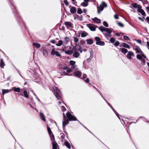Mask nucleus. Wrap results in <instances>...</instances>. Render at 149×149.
<instances>
[{"label":"nucleus","instance_id":"nucleus-1","mask_svg":"<svg viewBox=\"0 0 149 149\" xmlns=\"http://www.w3.org/2000/svg\"><path fill=\"white\" fill-rule=\"evenodd\" d=\"M53 90L55 93V95L56 98L58 99V96L61 97V95L60 91L58 90L56 87H54L53 88Z\"/></svg>","mask_w":149,"mask_h":149},{"label":"nucleus","instance_id":"nucleus-2","mask_svg":"<svg viewBox=\"0 0 149 149\" xmlns=\"http://www.w3.org/2000/svg\"><path fill=\"white\" fill-rule=\"evenodd\" d=\"M66 114L67 118L70 121L77 120L76 117L72 115L69 112H68Z\"/></svg>","mask_w":149,"mask_h":149},{"label":"nucleus","instance_id":"nucleus-3","mask_svg":"<svg viewBox=\"0 0 149 149\" xmlns=\"http://www.w3.org/2000/svg\"><path fill=\"white\" fill-rule=\"evenodd\" d=\"M66 114L67 118L70 121L77 120L76 117L72 115L69 112H68Z\"/></svg>","mask_w":149,"mask_h":149},{"label":"nucleus","instance_id":"nucleus-4","mask_svg":"<svg viewBox=\"0 0 149 149\" xmlns=\"http://www.w3.org/2000/svg\"><path fill=\"white\" fill-rule=\"evenodd\" d=\"M76 62L75 61L70 60V64L71 66V68L74 70H78V68L77 67V65H75Z\"/></svg>","mask_w":149,"mask_h":149},{"label":"nucleus","instance_id":"nucleus-5","mask_svg":"<svg viewBox=\"0 0 149 149\" xmlns=\"http://www.w3.org/2000/svg\"><path fill=\"white\" fill-rule=\"evenodd\" d=\"M107 6L106 4L104 2H103L100 6V9L99 10H97V12L98 14L100 13V11H102L104 9V8L106 7Z\"/></svg>","mask_w":149,"mask_h":149},{"label":"nucleus","instance_id":"nucleus-6","mask_svg":"<svg viewBox=\"0 0 149 149\" xmlns=\"http://www.w3.org/2000/svg\"><path fill=\"white\" fill-rule=\"evenodd\" d=\"M86 26L91 31H95L97 27V26L92 24H88Z\"/></svg>","mask_w":149,"mask_h":149},{"label":"nucleus","instance_id":"nucleus-7","mask_svg":"<svg viewBox=\"0 0 149 149\" xmlns=\"http://www.w3.org/2000/svg\"><path fill=\"white\" fill-rule=\"evenodd\" d=\"M73 49L75 51H79L81 53L82 51V49L81 48V46L79 45H77L73 47Z\"/></svg>","mask_w":149,"mask_h":149},{"label":"nucleus","instance_id":"nucleus-8","mask_svg":"<svg viewBox=\"0 0 149 149\" xmlns=\"http://www.w3.org/2000/svg\"><path fill=\"white\" fill-rule=\"evenodd\" d=\"M134 49L136 51L137 53H140L141 54L143 57L144 58H146V56L142 54L143 52L141 51L140 48L137 46H136L134 48Z\"/></svg>","mask_w":149,"mask_h":149},{"label":"nucleus","instance_id":"nucleus-9","mask_svg":"<svg viewBox=\"0 0 149 149\" xmlns=\"http://www.w3.org/2000/svg\"><path fill=\"white\" fill-rule=\"evenodd\" d=\"M63 125L64 127L65 125L68 124L69 123V121L67 119L64 113H63Z\"/></svg>","mask_w":149,"mask_h":149},{"label":"nucleus","instance_id":"nucleus-10","mask_svg":"<svg viewBox=\"0 0 149 149\" xmlns=\"http://www.w3.org/2000/svg\"><path fill=\"white\" fill-rule=\"evenodd\" d=\"M69 8L70 11L72 14H74L76 12L77 9L75 7L70 6H69Z\"/></svg>","mask_w":149,"mask_h":149},{"label":"nucleus","instance_id":"nucleus-11","mask_svg":"<svg viewBox=\"0 0 149 149\" xmlns=\"http://www.w3.org/2000/svg\"><path fill=\"white\" fill-rule=\"evenodd\" d=\"M83 0L84 1V2H82L81 3V6H82L84 7L87 6L88 5V3L89 1V0Z\"/></svg>","mask_w":149,"mask_h":149},{"label":"nucleus","instance_id":"nucleus-12","mask_svg":"<svg viewBox=\"0 0 149 149\" xmlns=\"http://www.w3.org/2000/svg\"><path fill=\"white\" fill-rule=\"evenodd\" d=\"M51 54L52 55H56V56H61L59 52L55 51L54 49H52L51 52Z\"/></svg>","mask_w":149,"mask_h":149},{"label":"nucleus","instance_id":"nucleus-13","mask_svg":"<svg viewBox=\"0 0 149 149\" xmlns=\"http://www.w3.org/2000/svg\"><path fill=\"white\" fill-rule=\"evenodd\" d=\"M81 72L79 71H76L73 73V75L76 77L80 78L81 76Z\"/></svg>","mask_w":149,"mask_h":149},{"label":"nucleus","instance_id":"nucleus-14","mask_svg":"<svg viewBox=\"0 0 149 149\" xmlns=\"http://www.w3.org/2000/svg\"><path fill=\"white\" fill-rule=\"evenodd\" d=\"M134 54L133 52L131 51H129L128 52L127 54V57L129 59H132V56H134Z\"/></svg>","mask_w":149,"mask_h":149},{"label":"nucleus","instance_id":"nucleus-15","mask_svg":"<svg viewBox=\"0 0 149 149\" xmlns=\"http://www.w3.org/2000/svg\"><path fill=\"white\" fill-rule=\"evenodd\" d=\"M81 79H83L84 81L86 83L89 82V79L88 78H87L86 75L85 74H83V78H82Z\"/></svg>","mask_w":149,"mask_h":149},{"label":"nucleus","instance_id":"nucleus-16","mask_svg":"<svg viewBox=\"0 0 149 149\" xmlns=\"http://www.w3.org/2000/svg\"><path fill=\"white\" fill-rule=\"evenodd\" d=\"M64 24L67 27H71L72 25V24L70 22H65Z\"/></svg>","mask_w":149,"mask_h":149},{"label":"nucleus","instance_id":"nucleus-17","mask_svg":"<svg viewBox=\"0 0 149 149\" xmlns=\"http://www.w3.org/2000/svg\"><path fill=\"white\" fill-rule=\"evenodd\" d=\"M92 20L93 21L98 24L100 23L101 22V20L97 17L93 18L92 19Z\"/></svg>","mask_w":149,"mask_h":149},{"label":"nucleus","instance_id":"nucleus-18","mask_svg":"<svg viewBox=\"0 0 149 149\" xmlns=\"http://www.w3.org/2000/svg\"><path fill=\"white\" fill-rule=\"evenodd\" d=\"M52 144L53 149H56L57 148V144L55 141L52 142Z\"/></svg>","mask_w":149,"mask_h":149},{"label":"nucleus","instance_id":"nucleus-19","mask_svg":"<svg viewBox=\"0 0 149 149\" xmlns=\"http://www.w3.org/2000/svg\"><path fill=\"white\" fill-rule=\"evenodd\" d=\"M11 91V90H10L2 89V93L3 95H4L5 94L9 93Z\"/></svg>","mask_w":149,"mask_h":149},{"label":"nucleus","instance_id":"nucleus-20","mask_svg":"<svg viewBox=\"0 0 149 149\" xmlns=\"http://www.w3.org/2000/svg\"><path fill=\"white\" fill-rule=\"evenodd\" d=\"M40 115L42 120L44 122H45V116L44 114L42 113H40Z\"/></svg>","mask_w":149,"mask_h":149},{"label":"nucleus","instance_id":"nucleus-21","mask_svg":"<svg viewBox=\"0 0 149 149\" xmlns=\"http://www.w3.org/2000/svg\"><path fill=\"white\" fill-rule=\"evenodd\" d=\"M96 44L97 45H99L100 46H103L104 45V43L103 41H100L99 42H96Z\"/></svg>","mask_w":149,"mask_h":149},{"label":"nucleus","instance_id":"nucleus-22","mask_svg":"<svg viewBox=\"0 0 149 149\" xmlns=\"http://www.w3.org/2000/svg\"><path fill=\"white\" fill-rule=\"evenodd\" d=\"M109 106H110V107L113 110V111L115 112V113H116V115L118 116L119 119L120 120V118L119 116V115L118 114V113L115 111V110L113 109V108L112 107V106H111V105L110 104H109Z\"/></svg>","mask_w":149,"mask_h":149},{"label":"nucleus","instance_id":"nucleus-23","mask_svg":"<svg viewBox=\"0 0 149 149\" xmlns=\"http://www.w3.org/2000/svg\"><path fill=\"white\" fill-rule=\"evenodd\" d=\"M33 46L36 47L37 48H39L40 47V45L38 43H33Z\"/></svg>","mask_w":149,"mask_h":149},{"label":"nucleus","instance_id":"nucleus-24","mask_svg":"<svg viewBox=\"0 0 149 149\" xmlns=\"http://www.w3.org/2000/svg\"><path fill=\"white\" fill-rule=\"evenodd\" d=\"M88 33L86 32L83 31L81 33V36L82 37H84L88 35Z\"/></svg>","mask_w":149,"mask_h":149},{"label":"nucleus","instance_id":"nucleus-25","mask_svg":"<svg viewBox=\"0 0 149 149\" xmlns=\"http://www.w3.org/2000/svg\"><path fill=\"white\" fill-rule=\"evenodd\" d=\"M86 41L87 42V43L89 45L92 44L93 42V40L91 39H87Z\"/></svg>","mask_w":149,"mask_h":149},{"label":"nucleus","instance_id":"nucleus-26","mask_svg":"<svg viewBox=\"0 0 149 149\" xmlns=\"http://www.w3.org/2000/svg\"><path fill=\"white\" fill-rule=\"evenodd\" d=\"M79 53L77 52V51H74V53L73 54V56L74 57L77 58L79 56Z\"/></svg>","mask_w":149,"mask_h":149},{"label":"nucleus","instance_id":"nucleus-27","mask_svg":"<svg viewBox=\"0 0 149 149\" xmlns=\"http://www.w3.org/2000/svg\"><path fill=\"white\" fill-rule=\"evenodd\" d=\"M63 43V41L60 40L58 41V43L56 44V45L57 46H60L62 45Z\"/></svg>","mask_w":149,"mask_h":149},{"label":"nucleus","instance_id":"nucleus-28","mask_svg":"<svg viewBox=\"0 0 149 149\" xmlns=\"http://www.w3.org/2000/svg\"><path fill=\"white\" fill-rule=\"evenodd\" d=\"M122 46L123 47L126 48H130V47L128 45L125 43H123L122 44Z\"/></svg>","mask_w":149,"mask_h":149},{"label":"nucleus","instance_id":"nucleus-29","mask_svg":"<svg viewBox=\"0 0 149 149\" xmlns=\"http://www.w3.org/2000/svg\"><path fill=\"white\" fill-rule=\"evenodd\" d=\"M121 50L122 52L124 54H125L127 52V50L124 48H122L121 49Z\"/></svg>","mask_w":149,"mask_h":149},{"label":"nucleus","instance_id":"nucleus-30","mask_svg":"<svg viewBox=\"0 0 149 149\" xmlns=\"http://www.w3.org/2000/svg\"><path fill=\"white\" fill-rule=\"evenodd\" d=\"M65 53L69 55H71L72 54V52L71 50H68L65 51Z\"/></svg>","mask_w":149,"mask_h":149},{"label":"nucleus","instance_id":"nucleus-31","mask_svg":"<svg viewBox=\"0 0 149 149\" xmlns=\"http://www.w3.org/2000/svg\"><path fill=\"white\" fill-rule=\"evenodd\" d=\"M5 65L4 63L3 62V60L2 59L1 60V61L0 62V66L2 68H3Z\"/></svg>","mask_w":149,"mask_h":149},{"label":"nucleus","instance_id":"nucleus-32","mask_svg":"<svg viewBox=\"0 0 149 149\" xmlns=\"http://www.w3.org/2000/svg\"><path fill=\"white\" fill-rule=\"evenodd\" d=\"M69 41V38L68 37H66L64 38V42L65 44H67Z\"/></svg>","mask_w":149,"mask_h":149},{"label":"nucleus","instance_id":"nucleus-33","mask_svg":"<svg viewBox=\"0 0 149 149\" xmlns=\"http://www.w3.org/2000/svg\"><path fill=\"white\" fill-rule=\"evenodd\" d=\"M100 30L102 32L105 31V30L106 28L104 27L103 26H100L99 28Z\"/></svg>","mask_w":149,"mask_h":149},{"label":"nucleus","instance_id":"nucleus-34","mask_svg":"<svg viewBox=\"0 0 149 149\" xmlns=\"http://www.w3.org/2000/svg\"><path fill=\"white\" fill-rule=\"evenodd\" d=\"M49 134L50 135L51 139L52 141V142L53 141H55L54 135L52 134Z\"/></svg>","mask_w":149,"mask_h":149},{"label":"nucleus","instance_id":"nucleus-35","mask_svg":"<svg viewBox=\"0 0 149 149\" xmlns=\"http://www.w3.org/2000/svg\"><path fill=\"white\" fill-rule=\"evenodd\" d=\"M105 31L109 34L111 33L112 32V31L111 30L109 29L106 28L105 30Z\"/></svg>","mask_w":149,"mask_h":149},{"label":"nucleus","instance_id":"nucleus-36","mask_svg":"<svg viewBox=\"0 0 149 149\" xmlns=\"http://www.w3.org/2000/svg\"><path fill=\"white\" fill-rule=\"evenodd\" d=\"M77 13L79 14H81L82 13L81 9L80 8H78L77 9Z\"/></svg>","mask_w":149,"mask_h":149},{"label":"nucleus","instance_id":"nucleus-37","mask_svg":"<svg viewBox=\"0 0 149 149\" xmlns=\"http://www.w3.org/2000/svg\"><path fill=\"white\" fill-rule=\"evenodd\" d=\"M139 12L142 15L144 16H146L145 13L143 9H142Z\"/></svg>","mask_w":149,"mask_h":149},{"label":"nucleus","instance_id":"nucleus-38","mask_svg":"<svg viewBox=\"0 0 149 149\" xmlns=\"http://www.w3.org/2000/svg\"><path fill=\"white\" fill-rule=\"evenodd\" d=\"M65 144L68 148L70 149V146L69 143L67 142H65Z\"/></svg>","mask_w":149,"mask_h":149},{"label":"nucleus","instance_id":"nucleus-39","mask_svg":"<svg viewBox=\"0 0 149 149\" xmlns=\"http://www.w3.org/2000/svg\"><path fill=\"white\" fill-rule=\"evenodd\" d=\"M131 6L132 7L134 8H137L138 5L136 3H134L131 4Z\"/></svg>","mask_w":149,"mask_h":149},{"label":"nucleus","instance_id":"nucleus-40","mask_svg":"<svg viewBox=\"0 0 149 149\" xmlns=\"http://www.w3.org/2000/svg\"><path fill=\"white\" fill-rule=\"evenodd\" d=\"M137 8V11L138 12L142 9H141V6L139 5H138V6Z\"/></svg>","mask_w":149,"mask_h":149},{"label":"nucleus","instance_id":"nucleus-41","mask_svg":"<svg viewBox=\"0 0 149 149\" xmlns=\"http://www.w3.org/2000/svg\"><path fill=\"white\" fill-rule=\"evenodd\" d=\"M24 96L26 97H28V93L26 91H24Z\"/></svg>","mask_w":149,"mask_h":149},{"label":"nucleus","instance_id":"nucleus-42","mask_svg":"<svg viewBox=\"0 0 149 149\" xmlns=\"http://www.w3.org/2000/svg\"><path fill=\"white\" fill-rule=\"evenodd\" d=\"M103 24L105 26L107 27H108L109 26L108 23L106 21H104L103 22Z\"/></svg>","mask_w":149,"mask_h":149},{"label":"nucleus","instance_id":"nucleus-43","mask_svg":"<svg viewBox=\"0 0 149 149\" xmlns=\"http://www.w3.org/2000/svg\"><path fill=\"white\" fill-rule=\"evenodd\" d=\"M136 58L137 59H140V60H141L142 59L141 56L139 54L137 55Z\"/></svg>","mask_w":149,"mask_h":149},{"label":"nucleus","instance_id":"nucleus-44","mask_svg":"<svg viewBox=\"0 0 149 149\" xmlns=\"http://www.w3.org/2000/svg\"><path fill=\"white\" fill-rule=\"evenodd\" d=\"M14 90L15 91L17 92H19L20 91L19 88H15Z\"/></svg>","mask_w":149,"mask_h":149},{"label":"nucleus","instance_id":"nucleus-45","mask_svg":"<svg viewBox=\"0 0 149 149\" xmlns=\"http://www.w3.org/2000/svg\"><path fill=\"white\" fill-rule=\"evenodd\" d=\"M95 39L96 42H99L100 40V38L98 37H95Z\"/></svg>","mask_w":149,"mask_h":149},{"label":"nucleus","instance_id":"nucleus-46","mask_svg":"<svg viewBox=\"0 0 149 149\" xmlns=\"http://www.w3.org/2000/svg\"><path fill=\"white\" fill-rule=\"evenodd\" d=\"M74 40L75 42H77L79 41L78 39L76 37L74 38Z\"/></svg>","mask_w":149,"mask_h":149},{"label":"nucleus","instance_id":"nucleus-47","mask_svg":"<svg viewBox=\"0 0 149 149\" xmlns=\"http://www.w3.org/2000/svg\"><path fill=\"white\" fill-rule=\"evenodd\" d=\"M66 72L67 73H70L72 72V70L70 68H68V69L66 70Z\"/></svg>","mask_w":149,"mask_h":149},{"label":"nucleus","instance_id":"nucleus-48","mask_svg":"<svg viewBox=\"0 0 149 149\" xmlns=\"http://www.w3.org/2000/svg\"><path fill=\"white\" fill-rule=\"evenodd\" d=\"M47 130L49 134H52V132L51 129L48 127H47Z\"/></svg>","mask_w":149,"mask_h":149},{"label":"nucleus","instance_id":"nucleus-49","mask_svg":"<svg viewBox=\"0 0 149 149\" xmlns=\"http://www.w3.org/2000/svg\"><path fill=\"white\" fill-rule=\"evenodd\" d=\"M115 39L113 38H111L110 39V42L112 43H113L115 41Z\"/></svg>","mask_w":149,"mask_h":149},{"label":"nucleus","instance_id":"nucleus-50","mask_svg":"<svg viewBox=\"0 0 149 149\" xmlns=\"http://www.w3.org/2000/svg\"><path fill=\"white\" fill-rule=\"evenodd\" d=\"M119 44V42L118 41H117L114 44V45H115L116 46H118Z\"/></svg>","mask_w":149,"mask_h":149},{"label":"nucleus","instance_id":"nucleus-51","mask_svg":"<svg viewBox=\"0 0 149 149\" xmlns=\"http://www.w3.org/2000/svg\"><path fill=\"white\" fill-rule=\"evenodd\" d=\"M118 24L121 27H123V24L120 22H118Z\"/></svg>","mask_w":149,"mask_h":149},{"label":"nucleus","instance_id":"nucleus-52","mask_svg":"<svg viewBox=\"0 0 149 149\" xmlns=\"http://www.w3.org/2000/svg\"><path fill=\"white\" fill-rule=\"evenodd\" d=\"M123 37L124 39L125 40H128L129 39L128 37L127 36H124Z\"/></svg>","mask_w":149,"mask_h":149},{"label":"nucleus","instance_id":"nucleus-53","mask_svg":"<svg viewBox=\"0 0 149 149\" xmlns=\"http://www.w3.org/2000/svg\"><path fill=\"white\" fill-rule=\"evenodd\" d=\"M114 18L116 19H117L118 18V17L117 15H114Z\"/></svg>","mask_w":149,"mask_h":149},{"label":"nucleus","instance_id":"nucleus-54","mask_svg":"<svg viewBox=\"0 0 149 149\" xmlns=\"http://www.w3.org/2000/svg\"><path fill=\"white\" fill-rule=\"evenodd\" d=\"M62 109L63 111H65L66 110L65 108L63 106H62Z\"/></svg>","mask_w":149,"mask_h":149},{"label":"nucleus","instance_id":"nucleus-55","mask_svg":"<svg viewBox=\"0 0 149 149\" xmlns=\"http://www.w3.org/2000/svg\"><path fill=\"white\" fill-rule=\"evenodd\" d=\"M55 40H52L51 41V42L52 43H53V44H54L55 43Z\"/></svg>","mask_w":149,"mask_h":149},{"label":"nucleus","instance_id":"nucleus-56","mask_svg":"<svg viewBox=\"0 0 149 149\" xmlns=\"http://www.w3.org/2000/svg\"><path fill=\"white\" fill-rule=\"evenodd\" d=\"M83 12L85 14L86 13V10L85 9H84L83 10Z\"/></svg>","mask_w":149,"mask_h":149},{"label":"nucleus","instance_id":"nucleus-57","mask_svg":"<svg viewBox=\"0 0 149 149\" xmlns=\"http://www.w3.org/2000/svg\"><path fill=\"white\" fill-rule=\"evenodd\" d=\"M137 42L140 44H141V41L140 40H137Z\"/></svg>","mask_w":149,"mask_h":149},{"label":"nucleus","instance_id":"nucleus-58","mask_svg":"<svg viewBox=\"0 0 149 149\" xmlns=\"http://www.w3.org/2000/svg\"><path fill=\"white\" fill-rule=\"evenodd\" d=\"M32 92L33 93L34 95L36 97V98L39 101H40V100L38 98L37 96H36V95L35 94V93L32 91Z\"/></svg>","mask_w":149,"mask_h":149},{"label":"nucleus","instance_id":"nucleus-59","mask_svg":"<svg viewBox=\"0 0 149 149\" xmlns=\"http://www.w3.org/2000/svg\"><path fill=\"white\" fill-rule=\"evenodd\" d=\"M64 3H65V5L66 6H68V2L67 1H64Z\"/></svg>","mask_w":149,"mask_h":149},{"label":"nucleus","instance_id":"nucleus-60","mask_svg":"<svg viewBox=\"0 0 149 149\" xmlns=\"http://www.w3.org/2000/svg\"><path fill=\"white\" fill-rule=\"evenodd\" d=\"M68 67L67 66H65V67H64L63 68V69L64 70H67V69H68Z\"/></svg>","mask_w":149,"mask_h":149},{"label":"nucleus","instance_id":"nucleus-61","mask_svg":"<svg viewBox=\"0 0 149 149\" xmlns=\"http://www.w3.org/2000/svg\"><path fill=\"white\" fill-rule=\"evenodd\" d=\"M142 63H143V64H144L145 63V61L143 59L142 60Z\"/></svg>","mask_w":149,"mask_h":149},{"label":"nucleus","instance_id":"nucleus-62","mask_svg":"<svg viewBox=\"0 0 149 149\" xmlns=\"http://www.w3.org/2000/svg\"><path fill=\"white\" fill-rule=\"evenodd\" d=\"M138 19H139L140 20H141L142 21H143V19L141 17H139Z\"/></svg>","mask_w":149,"mask_h":149},{"label":"nucleus","instance_id":"nucleus-63","mask_svg":"<svg viewBox=\"0 0 149 149\" xmlns=\"http://www.w3.org/2000/svg\"><path fill=\"white\" fill-rule=\"evenodd\" d=\"M146 10L148 11L149 12V7H146Z\"/></svg>","mask_w":149,"mask_h":149},{"label":"nucleus","instance_id":"nucleus-64","mask_svg":"<svg viewBox=\"0 0 149 149\" xmlns=\"http://www.w3.org/2000/svg\"><path fill=\"white\" fill-rule=\"evenodd\" d=\"M146 20L149 22V17H148L146 18Z\"/></svg>","mask_w":149,"mask_h":149}]
</instances>
